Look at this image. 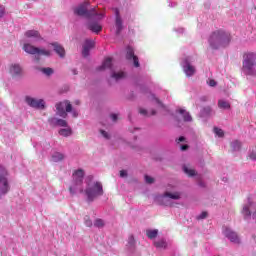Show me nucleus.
Instances as JSON below:
<instances>
[{
	"mask_svg": "<svg viewBox=\"0 0 256 256\" xmlns=\"http://www.w3.org/2000/svg\"><path fill=\"white\" fill-rule=\"evenodd\" d=\"M208 43L211 49L215 50L228 47L231 43V33L225 30H216L210 35Z\"/></svg>",
	"mask_w": 256,
	"mask_h": 256,
	"instance_id": "1",
	"label": "nucleus"
},
{
	"mask_svg": "<svg viewBox=\"0 0 256 256\" xmlns=\"http://www.w3.org/2000/svg\"><path fill=\"white\" fill-rule=\"evenodd\" d=\"M242 70L245 75H256V54L248 52L243 56Z\"/></svg>",
	"mask_w": 256,
	"mask_h": 256,
	"instance_id": "2",
	"label": "nucleus"
},
{
	"mask_svg": "<svg viewBox=\"0 0 256 256\" xmlns=\"http://www.w3.org/2000/svg\"><path fill=\"white\" fill-rule=\"evenodd\" d=\"M85 194L89 202L95 201L97 197H101V195H103V184H101V182L87 184Z\"/></svg>",
	"mask_w": 256,
	"mask_h": 256,
	"instance_id": "3",
	"label": "nucleus"
},
{
	"mask_svg": "<svg viewBox=\"0 0 256 256\" xmlns=\"http://www.w3.org/2000/svg\"><path fill=\"white\" fill-rule=\"evenodd\" d=\"M84 177H85V171L83 169H78L73 172L72 174L73 186L69 187V191L71 195H75V191H77V189H79L80 193H83V187H81V185H83Z\"/></svg>",
	"mask_w": 256,
	"mask_h": 256,
	"instance_id": "4",
	"label": "nucleus"
},
{
	"mask_svg": "<svg viewBox=\"0 0 256 256\" xmlns=\"http://www.w3.org/2000/svg\"><path fill=\"white\" fill-rule=\"evenodd\" d=\"M9 172L7 169L0 165V195H7L11 191V186L9 185Z\"/></svg>",
	"mask_w": 256,
	"mask_h": 256,
	"instance_id": "5",
	"label": "nucleus"
},
{
	"mask_svg": "<svg viewBox=\"0 0 256 256\" xmlns=\"http://www.w3.org/2000/svg\"><path fill=\"white\" fill-rule=\"evenodd\" d=\"M75 13L80 17H86V19H91V17L97 15L95 8L89 10V2L82 3L79 8L75 9Z\"/></svg>",
	"mask_w": 256,
	"mask_h": 256,
	"instance_id": "6",
	"label": "nucleus"
},
{
	"mask_svg": "<svg viewBox=\"0 0 256 256\" xmlns=\"http://www.w3.org/2000/svg\"><path fill=\"white\" fill-rule=\"evenodd\" d=\"M56 111L59 117L67 119V113H71V111H73V105H71V102H69V100L59 102L56 104Z\"/></svg>",
	"mask_w": 256,
	"mask_h": 256,
	"instance_id": "7",
	"label": "nucleus"
},
{
	"mask_svg": "<svg viewBox=\"0 0 256 256\" xmlns=\"http://www.w3.org/2000/svg\"><path fill=\"white\" fill-rule=\"evenodd\" d=\"M23 50L25 53H29V55H44L45 57H49L51 52L45 49H39L31 44H24Z\"/></svg>",
	"mask_w": 256,
	"mask_h": 256,
	"instance_id": "8",
	"label": "nucleus"
},
{
	"mask_svg": "<svg viewBox=\"0 0 256 256\" xmlns=\"http://www.w3.org/2000/svg\"><path fill=\"white\" fill-rule=\"evenodd\" d=\"M25 102L29 107H33L34 109H45V101L43 99H35L30 96L25 97Z\"/></svg>",
	"mask_w": 256,
	"mask_h": 256,
	"instance_id": "9",
	"label": "nucleus"
},
{
	"mask_svg": "<svg viewBox=\"0 0 256 256\" xmlns=\"http://www.w3.org/2000/svg\"><path fill=\"white\" fill-rule=\"evenodd\" d=\"M224 235L225 237H227V239L231 241V243H236V244L241 243L239 236L228 227L224 228Z\"/></svg>",
	"mask_w": 256,
	"mask_h": 256,
	"instance_id": "10",
	"label": "nucleus"
},
{
	"mask_svg": "<svg viewBox=\"0 0 256 256\" xmlns=\"http://www.w3.org/2000/svg\"><path fill=\"white\" fill-rule=\"evenodd\" d=\"M126 59H128V61H131L132 59L134 62V67H139V58L135 55L133 48H127Z\"/></svg>",
	"mask_w": 256,
	"mask_h": 256,
	"instance_id": "11",
	"label": "nucleus"
},
{
	"mask_svg": "<svg viewBox=\"0 0 256 256\" xmlns=\"http://www.w3.org/2000/svg\"><path fill=\"white\" fill-rule=\"evenodd\" d=\"M93 47H95V42L93 40H86L82 50L83 57H89V51H91Z\"/></svg>",
	"mask_w": 256,
	"mask_h": 256,
	"instance_id": "12",
	"label": "nucleus"
},
{
	"mask_svg": "<svg viewBox=\"0 0 256 256\" xmlns=\"http://www.w3.org/2000/svg\"><path fill=\"white\" fill-rule=\"evenodd\" d=\"M116 13V20H115V25H116V35H119L121 31H123V20H121V15H119V9H115Z\"/></svg>",
	"mask_w": 256,
	"mask_h": 256,
	"instance_id": "13",
	"label": "nucleus"
},
{
	"mask_svg": "<svg viewBox=\"0 0 256 256\" xmlns=\"http://www.w3.org/2000/svg\"><path fill=\"white\" fill-rule=\"evenodd\" d=\"M51 45L54 47L55 53H57V55L63 59L65 57V48L58 42H54Z\"/></svg>",
	"mask_w": 256,
	"mask_h": 256,
	"instance_id": "14",
	"label": "nucleus"
},
{
	"mask_svg": "<svg viewBox=\"0 0 256 256\" xmlns=\"http://www.w3.org/2000/svg\"><path fill=\"white\" fill-rule=\"evenodd\" d=\"M21 73L22 69L21 66H19V64H13L10 66V74L12 75V77H19Z\"/></svg>",
	"mask_w": 256,
	"mask_h": 256,
	"instance_id": "15",
	"label": "nucleus"
},
{
	"mask_svg": "<svg viewBox=\"0 0 256 256\" xmlns=\"http://www.w3.org/2000/svg\"><path fill=\"white\" fill-rule=\"evenodd\" d=\"M177 113L182 115L183 121H185V122L193 121V118L191 117V114H189V112H187L185 109L180 108V109L177 110Z\"/></svg>",
	"mask_w": 256,
	"mask_h": 256,
	"instance_id": "16",
	"label": "nucleus"
},
{
	"mask_svg": "<svg viewBox=\"0 0 256 256\" xmlns=\"http://www.w3.org/2000/svg\"><path fill=\"white\" fill-rule=\"evenodd\" d=\"M112 66H113V59L111 57H108V58H105L99 70L103 71L105 69H111Z\"/></svg>",
	"mask_w": 256,
	"mask_h": 256,
	"instance_id": "17",
	"label": "nucleus"
},
{
	"mask_svg": "<svg viewBox=\"0 0 256 256\" xmlns=\"http://www.w3.org/2000/svg\"><path fill=\"white\" fill-rule=\"evenodd\" d=\"M184 73L187 77H193V75H195V68L191 64L187 63L184 66Z\"/></svg>",
	"mask_w": 256,
	"mask_h": 256,
	"instance_id": "18",
	"label": "nucleus"
},
{
	"mask_svg": "<svg viewBox=\"0 0 256 256\" xmlns=\"http://www.w3.org/2000/svg\"><path fill=\"white\" fill-rule=\"evenodd\" d=\"M88 29L93 33H100V31H103V27L99 25V23H90Z\"/></svg>",
	"mask_w": 256,
	"mask_h": 256,
	"instance_id": "19",
	"label": "nucleus"
},
{
	"mask_svg": "<svg viewBox=\"0 0 256 256\" xmlns=\"http://www.w3.org/2000/svg\"><path fill=\"white\" fill-rule=\"evenodd\" d=\"M25 35L28 38L33 37L34 39H41V34L37 30H28L26 31Z\"/></svg>",
	"mask_w": 256,
	"mask_h": 256,
	"instance_id": "20",
	"label": "nucleus"
},
{
	"mask_svg": "<svg viewBox=\"0 0 256 256\" xmlns=\"http://www.w3.org/2000/svg\"><path fill=\"white\" fill-rule=\"evenodd\" d=\"M58 133L62 137H71V135H73V130L71 129V127H68V128L60 129Z\"/></svg>",
	"mask_w": 256,
	"mask_h": 256,
	"instance_id": "21",
	"label": "nucleus"
},
{
	"mask_svg": "<svg viewBox=\"0 0 256 256\" xmlns=\"http://www.w3.org/2000/svg\"><path fill=\"white\" fill-rule=\"evenodd\" d=\"M154 247L157 249H167V241H165V239L154 241Z\"/></svg>",
	"mask_w": 256,
	"mask_h": 256,
	"instance_id": "22",
	"label": "nucleus"
},
{
	"mask_svg": "<svg viewBox=\"0 0 256 256\" xmlns=\"http://www.w3.org/2000/svg\"><path fill=\"white\" fill-rule=\"evenodd\" d=\"M64 159L65 155L61 152H56L52 155V161H54V163H59V161H63Z\"/></svg>",
	"mask_w": 256,
	"mask_h": 256,
	"instance_id": "23",
	"label": "nucleus"
},
{
	"mask_svg": "<svg viewBox=\"0 0 256 256\" xmlns=\"http://www.w3.org/2000/svg\"><path fill=\"white\" fill-rule=\"evenodd\" d=\"M183 171L184 173H186V175H188V177H195L197 175V172H195V169H191L187 166L183 167Z\"/></svg>",
	"mask_w": 256,
	"mask_h": 256,
	"instance_id": "24",
	"label": "nucleus"
},
{
	"mask_svg": "<svg viewBox=\"0 0 256 256\" xmlns=\"http://www.w3.org/2000/svg\"><path fill=\"white\" fill-rule=\"evenodd\" d=\"M218 107L219 109H231V104L225 100H219Z\"/></svg>",
	"mask_w": 256,
	"mask_h": 256,
	"instance_id": "25",
	"label": "nucleus"
},
{
	"mask_svg": "<svg viewBox=\"0 0 256 256\" xmlns=\"http://www.w3.org/2000/svg\"><path fill=\"white\" fill-rule=\"evenodd\" d=\"M164 197H169V199H181V194L179 192H166Z\"/></svg>",
	"mask_w": 256,
	"mask_h": 256,
	"instance_id": "26",
	"label": "nucleus"
},
{
	"mask_svg": "<svg viewBox=\"0 0 256 256\" xmlns=\"http://www.w3.org/2000/svg\"><path fill=\"white\" fill-rule=\"evenodd\" d=\"M146 235H147L148 239H155V237H157V235H159V231L158 230H147Z\"/></svg>",
	"mask_w": 256,
	"mask_h": 256,
	"instance_id": "27",
	"label": "nucleus"
},
{
	"mask_svg": "<svg viewBox=\"0 0 256 256\" xmlns=\"http://www.w3.org/2000/svg\"><path fill=\"white\" fill-rule=\"evenodd\" d=\"M125 72H114L112 73V79H115L116 81H119V79H124Z\"/></svg>",
	"mask_w": 256,
	"mask_h": 256,
	"instance_id": "28",
	"label": "nucleus"
},
{
	"mask_svg": "<svg viewBox=\"0 0 256 256\" xmlns=\"http://www.w3.org/2000/svg\"><path fill=\"white\" fill-rule=\"evenodd\" d=\"M139 114H140V115H144V116H146V117H151V115H156V114H157V111L152 110V111H151V114L149 115V113L147 112L146 109L140 108V109H139Z\"/></svg>",
	"mask_w": 256,
	"mask_h": 256,
	"instance_id": "29",
	"label": "nucleus"
},
{
	"mask_svg": "<svg viewBox=\"0 0 256 256\" xmlns=\"http://www.w3.org/2000/svg\"><path fill=\"white\" fill-rule=\"evenodd\" d=\"M231 147H232L233 151H239V149H241V142L236 140V141L232 142Z\"/></svg>",
	"mask_w": 256,
	"mask_h": 256,
	"instance_id": "30",
	"label": "nucleus"
},
{
	"mask_svg": "<svg viewBox=\"0 0 256 256\" xmlns=\"http://www.w3.org/2000/svg\"><path fill=\"white\" fill-rule=\"evenodd\" d=\"M214 133L215 135H218L219 137H225V132H223V129L214 127Z\"/></svg>",
	"mask_w": 256,
	"mask_h": 256,
	"instance_id": "31",
	"label": "nucleus"
},
{
	"mask_svg": "<svg viewBox=\"0 0 256 256\" xmlns=\"http://www.w3.org/2000/svg\"><path fill=\"white\" fill-rule=\"evenodd\" d=\"M40 71H42V73H44V75H53V70L52 68L48 67V68H41Z\"/></svg>",
	"mask_w": 256,
	"mask_h": 256,
	"instance_id": "32",
	"label": "nucleus"
},
{
	"mask_svg": "<svg viewBox=\"0 0 256 256\" xmlns=\"http://www.w3.org/2000/svg\"><path fill=\"white\" fill-rule=\"evenodd\" d=\"M84 223L86 227H93V222L91 221V217L89 216L84 217Z\"/></svg>",
	"mask_w": 256,
	"mask_h": 256,
	"instance_id": "33",
	"label": "nucleus"
},
{
	"mask_svg": "<svg viewBox=\"0 0 256 256\" xmlns=\"http://www.w3.org/2000/svg\"><path fill=\"white\" fill-rule=\"evenodd\" d=\"M56 125H58V127H67V122L63 119H57Z\"/></svg>",
	"mask_w": 256,
	"mask_h": 256,
	"instance_id": "34",
	"label": "nucleus"
},
{
	"mask_svg": "<svg viewBox=\"0 0 256 256\" xmlns=\"http://www.w3.org/2000/svg\"><path fill=\"white\" fill-rule=\"evenodd\" d=\"M104 225H105V223L101 219H96L94 222L95 227H103Z\"/></svg>",
	"mask_w": 256,
	"mask_h": 256,
	"instance_id": "35",
	"label": "nucleus"
},
{
	"mask_svg": "<svg viewBox=\"0 0 256 256\" xmlns=\"http://www.w3.org/2000/svg\"><path fill=\"white\" fill-rule=\"evenodd\" d=\"M145 181L149 185H151V183H155V179L153 177H151V176H148V175L145 176Z\"/></svg>",
	"mask_w": 256,
	"mask_h": 256,
	"instance_id": "36",
	"label": "nucleus"
},
{
	"mask_svg": "<svg viewBox=\"0 0 256 256\" xmlns=\"http://www.w3.org/2000/svg\"><path fill=\"white\" fill-rule=\"evenodd\" d=\"M211 111H212V109H211V107H205V108H203V113H204V115H211Z\"/></svg>",
	"mask_w": 256,
	"mask_h": 256,
	"instance_id": "37",
	"label": "nucleus"
},
{
	"mask_svg": "<svg viewBox=\"0 0 256 256\" xmlns=\"http://www.w3.org/2000/svg\"><path fill=\"white\" fill-rule=\"evenodd\" d=\"M249 159H251L252 161H256V152L255 151H252L250 154H249Z\"/></svg>",
	"mask_w": 256,
	"mask_h": 256,
	"instance_id": "38",
	"label": "nucleus"
},
{
	"mask_svg": "<svg viewBox=\"0 0 256 256\" xmlns=\"http://www.w3.org/2000/svg\"><path fill=\"white\" fill-rule=\"evenodd\" d=\"M207 215L208 213L204 211L197 217V219H207Z\"/></svg>",
	"mask_w": 256,
	"mask_h": 256,
	"instance_id": "39",
	"label": "nucleus"
},
{
	"mask_svg": "<svg viewBox=\"0 0 256 256\" xmlns=\"http://www.w3.org/2000/svg\"><path fill=\"white\" fill-rule=\"evenodd\" d=\"M208 85L210 87H215V85H217V82L215 80L211 79V80L208 81Z\"/></svg>",
	"mask_w": 256,
	"mask_h": 256,
	"instance_id": "40",
	"label": "nucleus"
},
{
	"mask_svg": "<svg viewBox=\"0 0 256 256\" xmlns=\"http://www.w3.org/2000/svg\"><path fill=\"white\" fill-rule=\"evenodd\" d=\"M5 15V6L0 5V16L3 17Z\"/></svg>",
	"mask_w": 256,
	"mask_h": 256,
	"instance_id": "41",
	"label": "nucleus"
},
{
	"mask_svg": "<svg viewBox=\"0 0 256 256\" xmlns=\"http://www.w3.org/2000/svg\"><path fill=\"white\" fill-rule=\"evenodd\" d=\"M100 133L105 137V139H109V134L107 133V131L101 130Z\"/></svg>",
	"mask_w": 256,
	"mask_h": 256,
	"instance_id": "42",
	"label": "nucleus"
},
{
	"mask_svg": "<svg viewBox=\"0 0 256 256\" xmlns=\"http://www.w3.org/2000/svg\"><path fill=\"white\" fill-rule=\"evenodd\" d=\"M152 100L156 101V103H158V105H161V101L155 97V95L151 94Z\"/></svg>",
	"mask_w": 256,
	"mask_h": 256,
	"instance_id": "43",
	"label": "nucleus"
},
{
	"mask_svg": "<svg viewBox=\"0 0 256 256\" xmlns=\"http://www.w3.org/2000/svg\"><path fill=\"white\" fill-rule=\"evenodd\" d=\"M183 141H185V136H180V137L176 140L177 143H183Z\"/></svg>",
	"mask_w": 256,
	"mask_h": 256,
	"instance_id": "44",
	"label": "nucleus"
},
{
	"mask_svg": "<svg viewBox=\"0 0 256 256\" xmlns=\"http://www.w3.org/2000/svg\"><path fill=\"white\" fill-rule=\"evenodd\" d=\"M120 177H127V171L121 170L120 171Z\"/></svg>",
	"mask_w": 256,
	"mask_h": 256,
	"instance_id": "45",
	"label": "nucleus"
},
{
	"mask_svg": "<svg viewBox=\"0 0 256 256\" xmlns=\"http://www.w3.org/2000/svg\"><path fill=\"white\" fill-rule=\"evenodd\" d=\"M189 149V145L185 144L181 146V151H187Z\"/></svg>",
	"mask_w": 256,
	"mask_h": 256,
	"instance_id": "46",
	"label": "nucleus"
},
{
	"mask_svg": "<svg viewBox=\"0 0 256 256\" xmlns=\"http://www.w3.org/2000/svg\"><path fill=\"white\" fill-rule=\"evenodd\" d=\"M112 121H117V114H111Z\"/></svg>",
	"mask_w": 256,
	"mask_h": 256,
	"instance_id": "47",
	"label": "nucleus"
},
{
	"mask_svg": "<svg viewBox=\"0 0 256 256\" xmlns=\"http://www.w3.org/2000/svg\"><path fill=\"white\" fill-rule=\"evenodd\" d=\"M72 115H73V117H78V114H77L76 111H73V112H72Z\"/></svg>",
	"mask_w": 256,
	"mask_h": 256,
	"instance_id": "48",
	"label": "nucleus"
},
{
	"mask_svg": "<svg viewBox=\"0 0 256 256\" xmlns=\"http://www.w3.org/2000/svg\"><path fill=\"white\" fill-rule=\"evenodd\" d=\"M200 187H205V184L203 182H199Z\"/></svg>",
	"mask_w": 256,
	"mask_h": 256,
	"instance_id": "49",
	"label": "nucleus"
},
{
	"mask_svg": "<svg viewBox=\"0 0 256 256\" xmlns=\"http://www.w3.org/2000/svg\"><path fill=\"white\" fill-rule=\"evenodd\" d=\"M75 104H76V105H80L81 102H80L79 100H76V101H75Z\"/></svg>",
	"mask_w": 256,
	"mask_h": 256,
	"instance_id": "50",
	"label": "nucleus"
},
{
	"mask_svg": "<svg viewBox=\"0 0 256 256\" xmlns=\"http://www.w3.org/2000/svg\"><path fill=\"white\" fill-rule=\"evenodd\" d=\"M88 179H90V181L93 179V176H88Z\"/></svg>",
	"mask_w": 256,
	"mask_h": 256,
	"instance_id": "51",
	"label": "nucleus"
},
{
	"mask_svg": "<svg viewBox=\"0 0 256 256\" xmlns=\"http://www.w3.org/2000/svg\"><path fill=\"white\" fill-rule=\"evenodd\" d=\"M35 59H36V61H39V57L38 56H36Z\"/></svg>",
	"mask_w": 256,
	"mask_h": 256,
	"instance_id": "52",
	"label": "nucleus"
},
{
	"mask_svg": "<svg viewBox=\"0 0 256 256\" xmlns=\"http://www.w3.org/2000/svg\"><path fill=\"white\" fill-rule=\"evenodd\" d=\"M74 75H77V71H74Z\"/></svg>",
	"mask_w": 256,
	"mask_h": 256,
	"instance_id": "53",
	"label": "nucleus"
}]
</instances>
